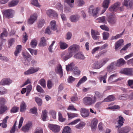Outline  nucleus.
Segmentation results:
<instances>
[{
    "label": "nucleus",
    "mask_w": 133,
    "mask_h": 133,
    "mask_svg": "<svg viewBox=\"0 0 133 133\" xmlns=\"http://www.w3.org/2000/svg\"><path fill=\"white\" fill-rule=\"evenodd\" d=\"M91 35L93 39L95 40H98L99 38V35L100 33L96 30L91 29Z\"/></svg>",
    "instance_id": "obj_8"
},
{
    "label": "nucleus",
    "mask_w": 133,
    "mask_h": 133,
    "mask_svg": "<svg viewBox=\"0 0 133 133\" xmlns=\"http://www.w3.org/2000/svg\"><path fill=\"white\" fill-rule=\"evenodd\" d=\"M107 73H106L105 75H100L99 77L98 78L100 82H101L103 81L104 83H106V79L107 78Z\"/></svg>",
    "instance_id": "obj_36"
},
{
    "label": "nucleus",
    "mask_w": 133,
    "mask_h": 133,
    "mask_svg": "<svg viewBox=\"0 0 133 133\" xmlns=\"http://www.w3.org/2000/svg\"><path fill=\"white\" fill-rule=\"evenodd\" d=\"M123 42L124 41L122 39H120L115 44V49L117 50L121 45H123Z\"/></svg>",
    "instance_id": "obj_29"
},
{
    "label": "nucleus",
    "mask_w": 133,
    "mask_h": 133,
    "mask_svg": "<svg viewBox=\"0 0 133 133\" xmlns=\"http://www.w3.org/2000/svg\"><path fill=\"white\" fill-rule=\"evenodd\" d=\"M107 20L109 22L112 24H115L116 21V17L111 14L108 17Z\"/></svg>",
    "instance_id": "obj_18"
},
{
    "label": "nucleus",
    "mask_w": 133,
    "mask_h": 133,
    "mask_svg": "<svg viewBox=\"0 0 133 133\" xmlns=\"http://www.w3.org/2000/svg\"><path fill=\"white\" fill-rule=\"evenodd\" d=\"M64 2L67 3L71 8L73 7L74 4L73 3L74 2V0H65Z\"/></svg>",
    "instance_id": "obj_46"
},
{
    "label": "nucleus",
    "mask_w": 133,
    "mask_h": 133,
    "mask_svg": "<svg viewBox=\"0 0 133 133\" xmlns=\"http://www.w3.org/2000/svg\"><path fill=\"white\" fill-rule=\"evenodd\" d=\"M47 112L46 110H45L42 111L41 117L42 120L44 121H45L47 117Z\"/></svg>",
    "instance_id": "obj_40"
},
{
    "label": "nucleus",
    "mask_w": 133,
    "mask_h": 133,
    "mask_svg": "<svg viewBox=\"0 0 133 133\" xmlns=\"http://www.w3.org/2000/svg\"><path fill=\"white\" fill-rule=\"evenodd\" d=\"M119 3H116L114 4V5L110 6L109 9V11H115L116 10L119 6Z\"/></svg>",
    "instance_id": "obj_30"
},
{
    "label": "nucleus",
    "mask_w": 133,
    "mask_h": 133,
    "mask_svg": "<svg viewBox=\"0 0 133 133\" xmlns=\"http://www.w3.org/2000/svg\"><path fill=\"white\" fill-rule=\"evenodd\" d=\"M22 46L21 45H18L17 46L16 50L15 52V54L16 56H17V54L21 51Z\"/></svg>",
    "instance_id": "obj_45"
},
{
    "label": "nucleus",
    "mask_w": 133,
    "mask_h": 133,
    "mask_svg": "<svg viewBox=\"0 0 133 133\" xmlns=\"http://www.w3.org/2000/svg\"><path fill=\"white\" fill-rule=\"evenodd\" d=\"M131 128L129 126H126L122 128H118L117 131L119 133H128L131 130Z\"/></svg>",
    "instance_id": "obj_13"
},
{
    "label": "nucleus",
    "mask_w": 133,
    "mask_h": 133,
    "mask_svg": "<svg viewBox=\"0 0 133 133\" xmlns=\"http://www.w3.org/2000/svg\"><path fill=\"white\" fill-rule=\"evenodd\" d=\"M115 99V97L113 95H109L107 98L104 99L103 102H107L111 101H114Z\"/></svg>",
    "instance_id": "obj_34"
},
{
    "label": "nucleus",
    "mask_w": 133,
    "mask_h": 133,
    "mask_svg": "<svg viewBox=\"0 0 133 133\" xmlns=\"http://www.w3.org/2000/svg\"><path fill=\"white\" fill-rule=\"evenodd\" d=\"M36 89L37 91L38 92L43 93L44 92L43 90L39 85H37Z\"/></svg>",
    "instance_id": "obj_63"
},
{
    "label": "nucleus",
    "mask_w": 133,
    "mask_h": 133,
    "mask_svg": "<svg viewBox=\"0 0 133 133\" xmlns=\"http://www.w3.org/2000/svg\"><path fill=\"white\" fill-rule=\"evenodd\" d=\"M100 28L102 30L107 31H109V28L105 25H102L100 26Z\"/></svg>",
    "instance_id": "obj_62"
},
{
    "label": "nucleus",
    "mask_w": 133,
    "mask_h": 133,
    "mask_svg": "<svg viewBox=\"0 0 133 133\" xmlns=\"http://www.w3.org/2000/svg\"><path fill=\"white\" fill-rule=\"evenodd\" d=\"M15 12L14 10L11 9L3 11V14L4 17L8 18H12Z\"/></svg>",
    "instance_id": "obj_1"
},
{
    "label": "nucleus",
    "mask_w": 133,
    "mask_h": 133,
    "mask_svg": "<svg viewBox=\"0 0 133 133\" xmlns=\"http://www.w3.org/2000/svg\"><path fill=\"white\" fill-rule=\"evenodd\" d=\"M8 32L6 30H5L1 34L0 37L1 39H3V38L7 36Z\"/></svg>",
    "instance_id": "obj_49"
},
{
    "label": "nucleus",
    "mask_w": 133,
    "mask_h": 133,
    "mask_svg": "<svg viewBox=\"0 0 133 133\" xmlns=\"http://www.w3.org/2000/svg\"><path fill=\"white\" fill-rule=\"evenodd\" d=\"M99 9L98 8H97L95 9L93 6L91 5L89 8V12L90 15H92L94 17H96Z\"/></svg>",
    "instance_id": "obj_5"
},
{
    "label": "nucleus",
    "mask_w": 133,
    "mask_h": 133,
    "mask_svg": "<svg viewBox=\"0 0 133 133\" xmlns=\"http://www.w3.org/2000/svg\"><path fill=\"white\" fill-rule=\"evenodd\" d=\"M124 31L125 30H124L120 34H118L115 36H112L110 39V40H112L114 39H116L120 38L123 34Z\"/></svg>",
    "instance_id": "obj_37"
},
{
    "label": "nucleus",
    "mask_w": 133,
    "mask_h": 133,
    "mask_svg": "<svg viewBox=\"0 0 133 133\" xmlns=\"http://www.w3.org/2000/svg\"><path fill=\"white\" fill-rule=\"evenodd\" d=\"M39 69V68H34L33 67H31L28 70L24 72V74L26 75L32 74L36 72Z\"/></svg>",
    "instance_id": "obj_15"
},
{
    "label": "nucleus",
    "mask_w": 133,
    "mask_h": 133,
    "mask_svg": "<svg viewBox=\"0 0 133 133\" xmlns=\"http://www.w3.org/2000/svg\"><path fill=\"white\" fill-rule=\"evenodd\" d=\"M115 64V62H113L109 64L106 68L107 71L109 73L112 71L114 69Z\"/></svg>",
    "instance_id": "obj_21"
},
{
    "label": "nucleus",
    "mask_w": 133,
    "mask_h": 133,
    "mask_svg": "<svg viewBox=\"0 0 133 133\" xmlns=\"http://www.w3.org/2000/svg\"><path fill=\"white\" fill-rule=\"evenodd\" d=\"M92 68L94 69H98L102 67L99 62L96 61L92 65Z\"/></svg>",
    "instance_id": "obj_33"
},
{
    "label": "nucleus",
    "mask_w": 133,
    "mask_h": 133,
    "mask_svg": "<svg viewBox=\"0 0 133 133\" xmlns=\"http://www.w3.org/2000/svg\"><path fill=\"white\" fill-rule=\"evenodd\" d=\"M32 125V123H27L22 128V131L24 132L28 131L31 128Z\"/></svg>",
    "instance_id": "obj_24"
},
{
    "label": "nucleus",
    "mask_w": 133,
    "mask_h": 133,
    "mask_svg": "<svg viewBox=\"0 0 133 133\" xmlns=\"http://www.w3.org/2000/svg\"><path fill=\"white\" fill-rule=\"evenodd\" d=\"M103 37L104 40H107L109 36V34L107 32H104L103 33Z\"/></svg>",
    "instance_id": "obj_47"
},
{
    "label": "nucleus",
    "mask_w": 133,
    "mask_h": 133,
    "mask_svg": "<svg viewBox=\"0 0 133 133\" xmlns=\"http://www.w3.org/2000/svg\"><path fill=\"white\" fill-rule=\"evenodd\" d=\"M37 15L36 14H34L30 16L28 19V23L29 24L31 25L37 20Z\"/></svg>",
    "instance_id": "obj_9"
},
{
    "label": "nucleus",
    "mask_w": 133,
    "mask_h": 133,
    "mask_svg": "<svg viewBox=\"0 0 133 133\" xmlns=\"http://www.w3.org/2000/svg\"><path fill=\"white\" fill-rule=\"evenodd\" d=\"M5 102V100L4 98H0V114H3L7 109V107L4 105Z\"/></svg>",
    "instance_id": "obj_3"
},
{
    "label": "nucleus",
    "mask_w": 133,
    "mask_h": 133,
    "mask_svg": "<svg viewBox=\"0 0 133 133\" xmlns=\"http://www.w3.org/2000/svg\"><path fill=\"white\" fill-rule=\"evenodd\" d=\"M57 72L58 73L61 77H62L63 75V72L62 70V66L61 65H59L57 68Z\"/></svg>",
    "instance_id": "obj_44"
},
{
    "label": "nucleus",
    "mask_w": 133,
    "mask_h": 133,
    "mask_svg": "<svg viewBox=\"0 0 133 133\" xmlns=\"http://www.w3.org/2000/svg\"><path fill=\"white\" fill-rule=\"evenodd\" d=\"M56 8L62 12H63V7L61 3H58L56 4Z\"/></svg>",
    "instance_id": "obj_50"
},
{
    "label": "nucleus",
    "mask_w": 133,
    "mask_h": 133,
    "mask_svg": "<svg viewBox=\"0 0 133 133\" xmlns=\"http://www.w3.org/2000/svg\"><path fill=\"white\" fill-rule=\"evenodd\" d=\"M23 56L24 59V60L23 61V63L25 65L29 66L30 64V62L32 59L31 56L28 53L23 54Z\"/></svg>",
    "instance_id": "obj_4"
},
{
    "label": "nucleus",
    "mask_w": 133,
    "mask_h": 133,
    "mask_svg": "<svg viewBox=\"0 0 133 133\" xmlns=\"http://www.w3.org/2000/svg\"><path fill=\"white\" fill-rule=\"evenodd\" d=\"M98 120L96 118H94L90 124V126L92 129L96 128L97 127Z\"/></svg>",
    "instance_id": "obj_26"
},
{
    "label": "nucleus",
    "mask_w": 133,
    "mask_h": 133,
    "mask_svg": "<svg viewBox=\"0 0 133 133\" xmlns=\"http://www.w3.org/2000/svg\"><path fill=\"white\" fill-rule=\"evenodd\" d=\"M31 4L36 6L39 7L40 5L38 2V0H33L31 3Z\"/></svg>",
    "instance_id": "obj_56"
},
{
    "label": "nucleus",
    "mask_w": 133,
    "mask_h": 133,
    "mask_svg": "<svg viewBox=\"0 0 133 133\" xmlns=\"http://www.w3.org/2000/svg\"><path fill=\"white\" fill-rule=\"evenodd\" d=\"M7 92V90L3 87H0V95L4 94Z\"/></svg>",
    "instance_id": "obj_53"
},
{
    "label": "nucleus",
    "mask_w": 133,
    "mask_h": 133,
    "mask_svg": "<svg viewBox=\"0 0 133 133\" xmlns=\"http://www.w3.org/2000/svg\"><path fill=\"white\" fill-rule=\"evenodd\" d=\"M35 100L36 102L39 105H41L42 104V101L41 99L38 97H36L35 98Z\"/></svg>",
    "instance_id": "obj_64"
},
{
    "label": "nucleus",
    "mask_w": 133,
    "mask_h": 133,
    "mask_svg": "<svg viewBox=\"0 0 133 133\" xmlns=\"http://www.w3.org/2000/svg\"><path fill=\"white\" fill-rule=\"evenodd\" d=\"M46 45V40L44 37H43L41 38V41L39 45L40 46H45Z\"/></svg>",
    "instance_id": "obj_39"
},
{
    "label": "nucleus",
    "mask_w": 133,
    "mask_h": 133,
    "mask_svg": "<svg viewBox=\"0 0 133 133\" xmlns=\"http://www.w3.org/2000/svg\"><path fill=\"white\" fill-rule=\"evenodd\" d=\"M72 71L74 72V73L75 75H79L80 73V71L78 70V68L77 67H74Z\"/></svg>",
    "instance_id": "obj_48"
},
{
    "label": "nucleus",
    "mask_w": 133,
    "mask_h": 133,
    "mask_svg": "<svg viewBox=\"0 0 133 133\" xmlns=\"http://www.w3.org/2000/svg\"><path fill=\"white\" fill-rule=\"evenodd\" d=\"M26 106L25 103L23 101H22L20 106V111L23 112L26 110Z\"/></svg>",
    "instance_id": "obj_32"
},
{
    "label": "nucleus",
    "mask_w": 133,
    "mask_h": 133,
    "mask_svg": "<svg viewBox=\"0 0 133 133\" xmlns=\"http://www.w3.org/2000/svg\"><path fill=\"white\" fill-rule=\"evenodd\" d=\"M75 64L74 63L72 62L70 64H68V65L66 66V68L67 71H69L71 70H72L74 67L75 66Z\"/></svg>",
    "instance_id": "obj_35"
},
{
    "label": "nucleus",
    "mask_w": 133,
    "mask_h": 133,
    "mask_svg": "<svg viewBox=\"0 0 133 133\" xmlns=\"http://www.w3.org/2000/svg\"><path fill=\"white\" fill-rule=\"evenodd\" d=\"M71 128L69 127L66 126L64 128L62 133H71Z\"/></svg>",
    "instance_id": "obj_43"
},
{
    "label": "nucleus",
    "mask_w": 133,
    "mask_h": 133,
    "mask_svg": "<svg viewBox=\"0 0 133 133\" xmlns=\"http://www.w3.org/2000/svg\"><path fill=\"white\" fill-rule=\"evenodd\" d=\"M104 96V94L103 93H101L98 91H96L95 92V95L94 97V99L95 100V102L97 100H100L102 99Z\"/></svg>",
    "instance_id": "obj_10"
},
{
    "label": "nucleus",
    "mask_w": 133,
    "mask_h": 133,
    "mask_svg": "<svg viewBox=\"0 0 133 133\" xmlns=\"http://www.w3.org/2000/svg\"><path fill=\"white\" fill-rule=\"evenodd\" d=\"M125 121L124 119L121 116H119L118 117V124L117 126H116V128H120L123 125Z\"/></svg>",
    "instance_id": "obj_23"
},
{
    "label": "nucleus",
    "mask_w": 133,
    "mask_h": 133,
    "mask_svg": "<svg viewBox=\"0 0 133 133\" xmlns=\"http://www.w3.org/2000/svg\"><path fill=\"white\" fill-rule=\"evenodd\" d=\"M85 123L83 122H81L79 124H77L76 126V128L78 129H80L81 128L84 126Z\"/></svg>",
    "instance_id": "obj_58"
},
{
    "label": "nucleus",
    "mask_w": 133,
    "mask_h": 133,
    "mask_svg": "<svg viewBox=\"0 0 133 133\" xmlns=\"http://www.w3.org/2000/svg\"><path fill=\"white\" fill-rule=\"evenodd\" d=\"M80 17V16L78 14L72 15L70 16V19L71 22L76 23L79 20Z\"/></svg>",
    "instance_id": "obj_19"
},
{
    "label": "nucleus",
    "mask_w": 133,
    "mask_h": 133,
    "mask_svg": "<svg viewBox=\"0 0 133 133\" xmlns=\"http://www.w3.org/2000/svg\"><path fill=\"white\" fill-rule=\"evenodd\" d=\"M87 80V78L86 76H83L81 78L78 82V83L77 85V87H78L82 83H84Z\"/></svg>",
    "instance_id": "obj_41"
},
{
    "label": "nucleus",
    "mask_w": 133,
    "mask_h": 133,
    "mask_svg": "<svg viewBox=\"0 0 133 133\" xmlns=\"http://www.w3.org/2000/svg\"><path fill=\"white\" fill-rule=\"evenodd\" d=\"M108 58L105 57L101 60L99 62L102 67L104 66L109 61Z\"/></svg>",
    "instance_id": "obj_38"
},
{
    "label": "nucleus",
    "mask_w": 133,
    "mask_h": 133,
    "mask_svg": "<svg viewBox=\"0 0 133 133\" xmlns=\"http://www.w3.org/2000/svg\"><path fill=\"white\" fill-rule=\"evenodd\" d=\"M74 57L77 59H84L85 58L84 56L81 52L76 54L74 56Z\"/></svg>",
    "instance_id": "obj_27"
},
{
    "label": "nucleus",
    "mask_w": 133,
    "mask_h": 133,
    "mask_svg": "<svg viewBox=\"0 0 133 133\" xmlns=\"http://www.w3.org/2000/svg\"><path fill=\"white\" fill-rule=\"evenodd\" d=\"M79 46L76 44H74L71 46L68 49V51L72 54L76 52L79 50Z\"/></svg>",
    "instance_id": "obj_6"
},
{
    "label": "nucleus",
    "mask_w": 133,
    "mask_h": 133,
    "mask_svg": "<svg viewBox=\"0 0 133 133\" xmlns=\"http://www.w3.org/2000/svg\"><path fill=\"white\" fill-rule=\"evenodd\" d=\"M110 0H104L102 3V6L103 8L102 14H103L108 8Z\"/></svg>",
    "instance_id": "obj_14"
},
{
    "label": "nucleus",
    "mask_w": 133,
    "mask_h": 133,
    "mask_svg": "<svg viewBox=\"0 0 133 133\" xmlns=\"http://www.w3.org/2000/svg\"><path fill=\"white\" fill-rule=\"evenodd\" d=\"M119 73L127 75L133 76V68H122L119 71Z\"/></svg>",
    "instance_id": "obj_2"
},
{
    "label": "nucleus",
    "mask_w": 133,
    "mask_h": 133,
    "mask_svg": "<svg viewBox=\"0 0 133 133\" xmlns=\"http://www.w3.org/2000/svg\"><path fill=\"white\" fill-rule=\"evenodd\" d=\"M83 101L84 103L87 105H91L95 102V100H94V99H92L90 97H85L83 99Z\"/></svg>",
    "instance_id": "obj_7"
},
{
    "label": "nucleus",
    "mask_w": 133,
    "mask_h": 133,
    "mask_svg": "<svg viewBox=\"0 0 133 133\" xmlns=\"http://www.w3.org/2000/svg\"><path fill=\"white\" fill-rule=\"evenodd\" d=\"M73 55V54L68 51V53L62 54L61 56L63 59L64 60L66 61L71 58L72 56Z\"/></svg>",
    "instance_id": "obj_20"
},
{
    "label": "nucleus",
    "mask_w": 133,
    "mask_h": 133,
    "mask_svg": "<svg viewBox=\"0 0 133 133\" xmlns=\"http://www.w3.org/2000/svg\"><path fill=\"white\" fill-rule=\"evenodd\" d=\"M52 30H51L50 26H48L45 29V33L46 34L50 35L52 33Z\"/></svg>",
    "instance_id": "obj_55"
},
{
    "label": "nucleus",
    "mask_w": 133,
    "mask_h": 133,
    "mask_svg": "<svg viewBox=\"0 0 133 133\" xmlns=\"http://www.w3.org/2000/svg\"><path fill=\"white\" fill-rule=\"evenodd\" d=\"M48 127L50 130H52L55 133H57L59 131L60 127L58 125L54 124H49Z\"/></svg>",
    "instance_id": "obj_12"
},
{
    "label": "nucleus",
    "mask_w": 133,
    "mask_h": 133,
    "mask_svg": "<svg viewBox=\"0 0 133 133\" xmlns=\"http://www.w3.org/2000/svg\"><path fill=\"white\" fill-rule=\"evenodd\" d=\"M49 114L54 119L56 118V112L54 110L50 111L49 112Z\"/></svg>",
    "instance_id": "obj_61"
},
{
    "label": "nucleus",
    "mask_w": 133,
    "mask_h": 133,
    "mask_svg": "<svg viewBox=\"0 0 133 133\" xmlns=\"http://www.w3.org/2000/svg\"><path fill=\"white\" fill-rule=\"evenodd\" d=\"M81 112L82 116L84 118L87 117L89 115V110L84 108H81Z\"/></svg>",
    "instance_id": "obj_16"
},
{
    "label": "nucleus",
    "mask_w": 133,
    "mask_h": 133,
    "mask_svg": "<svg viewBox=\"0 0 133 133\" xmlns=\"http://www.w3.org/2000/svg\"><path fill=\"white\" fill-rule=\"evenodd\" d=\"M97 19L99 23H106L105 18L104 16L99 17L97 18Z\"/></svg>",
    "instance_id": "obj_51"
},
{
    "label": "nucleus",
    "mask_w": 133,
    "mask_h": 133,
    "mask_svg": "<svg viewBox=\"0 0 133 133\" xmlns=\"http://www.w3.org/2000/svg\"><path fill=\"white\" fill-rule=\"evenodd\" d=\"M12 82V81L10 79L4 78L2 79L0 82V85H9Z\"/></svg>",
    "instance_id": "obj_17"
},
{
    "label": "nucleus",
    "mask_w": 133,
    "mask_h": 133,
    "mask_svg": "<svg viewBox=\"0 0 133 133\" xmlns=\"http://www.w3.org/2000/svg\"><path fill=\"white\" fill-rule=\"evenodd\" d=\"M59 45L61 49H63L66 48L68 47V46L67 44L64 42H63L62 41H60V42Z\"/></svg>",
    "instance_id": "obj_42"
},
{
    "label": "nucleus",
    "mask_w": 133,
    "mask_h": 133,
    "mask_svg": "<svg viewBox=\"0 0 133 133\" xmlns=\"http://www.w3.org/2000/svg\"><path fill=\"white\" fill-rule=\"evenodd\" d=\"M37 41L35 39L32 40L30 43V44L33 48L35 47L37 45Z\"/></svg>",
    "instance_id": "obj_52"
},
{
    "label": "nucleus",
    "mask_w": 133,
    "mask_h": 133,
    "mask_svg": "<svg viewBox=\"0 0 133 133\" xmlns=\"http://www.w3.org/2000/svg\"><path fill=\"white\" fill-rule=\"evenodd\" d=\"M126 63L125 61L123 58H120L117 60L115 64L116 66L119 67L124 65Z\"/></svg>",
    "instance_id": "obj_22"
},
{
    "label": "nucleus",
    "mask_w": 133,
    "mask_h": 133,
    "mask_svg": "<svg viewBox=\"0 0 133 133\" xmlns=\"http://www.w3.org/2000/svg\"><path fill=\"white\" fill-rule=\"evenodd\" d=\"M47 85L48 88L50 89H51L53 85V83L50 80H48L47 82Z\"/></svg>",
    "instance_id": "obj_57"
},
{
    "label": "nucleus",
    "mask_w": 133,
    "mask_h": 133,
    "mask_svg": "<svg viewBox=\"0 0 133 133\" xmlns=\"http://www.w3.org/2000/svg\"><path fill=\"white\" fill-rule=\"evenodd\" d=\"M67 114L69 119H71L75 117H77L78 116L77 114L75 113H71L69 114L68 113Z\"/></svg>",
    "instance_id": "obj_54"
},
{
    "label": "nucleus",
    "mask_w": 133,
    "mask_h": 133,
    "mask_svg": "<svg viewBox=\"0 0 133 133\" xmlns=\"http://www.w3.org/2000/svg\"><path fill=\"white\" fill-rule=\"evenodd\" d=\"M50 28L51 30L55 31L57 30V26L56 24V21L54 20L51 21L50 23Z\"/></svg>",
    "instance_id": "obj_25"
},
{
    "label": "nucleus",
    "mask_w": 133,
    "mask_h": 133,
    "mask_svg": "<svg viewBox=\"0 0 133 133\" xmlns=\"http://www.w3.org/2000/svg\"><path fill=\"white\" fill-rule=\"evenodd\" d=\"M45 23V21L44 20H40L38 23V27L39 28H42Z\"/></svg>",
    "instance_id": "obj_60"
},
{
    "label": "nucleus",
    "mask_w": 133,
    "mask_h": 133,
    "mask_svg": "<svg viewBox=\"0 0 133 133\" xmlns=\"http://www.w3.org/2000/svg\"><path fill=\"white\" fill-rule=\"evenodd\" d=\"M46 14L50 17H54L57 18L58 17V14L54 10L49 9L46 11Z\"/></svg>",
    "instance_id": "obj_11"
},
{
    "label": "nucleus",
    "mask_w": 133,
    "mask_h": 133,
    "mask_svg": "<svg viewBox=\"0 0 133 133\" xmlns=\"http://www.w3.org/2000/svg\"><path fill=\"white\" fill-rule=\"evenodd\" d=\"M39 83L43 87L45 88L46 87L45 82V80L42 79L39 81Z\"/></svg>",
    "instance_id": "obj_59"
},
{
    "label": "nucleus",
    "mask_w": 133,
    "mask_h": 133,
    "mask_svg": "<svg viewBox=\"0 0 133 133\" xmlns=\"http://www.w3.org/2000/svg\"><path fill=\"white\" fill-rule=\"evenodd\" d=\"M119 100L122 101H126L127 100V94H124L119 95L117 97Z\"/></svg>",
    "instance_id": "obj_28"
},
{
    "label": "nucleus",
    "mask_w": 133,
    "mask_h": 133,
    "mask_svg": "<svg viewBox=\"0 0 133 133\" xmlns=\"http://www.w3.org/2000/svg\"><path fill=\"white\" fill-rule=\"evenodd\" d=\"M18 2V0H12L8 3V6L9 7H12L16 5Z\"/></svg>",
    "instance_id": "obj_31"
}]
</instances>
